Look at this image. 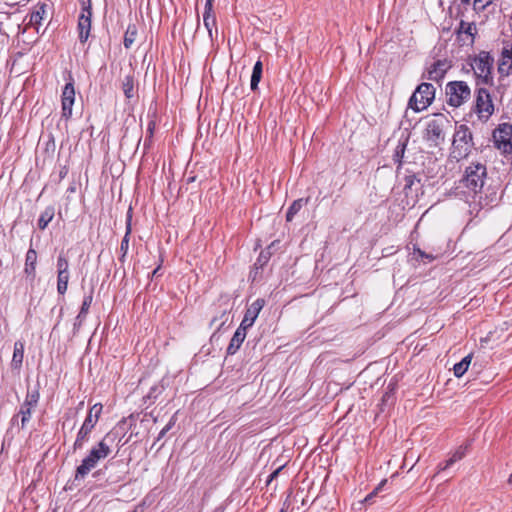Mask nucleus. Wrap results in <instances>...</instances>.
Listing matches in <instances>:
<instances>
[{"label":"nucleus","instance_id":"f257e3e1","mask_svg":"<svg viewBox=\"0 0 512 512\" xmlns=\"http://www.w3.org/2000/svg\"><path fill=\"white\" fill-rule=\"evenodd\" d=\"M486 177V167L480 163L471 164L465 170L462 179L464 187L468 189V196L472 198L471 203L479 208L489 204L487 196L483 197V186Z\"/></svg>","mask_w":512,"mask_h":512},{"label":"nucleus","instance_id":"f03ea898","mask_svg":"<svg viewBox=\"0 0 512 512\" xmlns=\"http://www.w3.org/2000/svg\"><path fill=\"white\" fill-rule=\"evenodd\" d=\"M449 128H451V122L447 116L444 114H434L426 120L424 138L432 146H438L444 142Z\"/></svg>","mask_w":512,"mask_h":512},{"label":"nucleus","instance_id":"7ed1b4c3","mask_svg":"<svg viewBox=\"0 0 512 512\" xmlns=\"http://www.w3.org/2000/svg\"><path fill=\"white\" fill-rule=\"evenodd\" d=\"M472 146V134L469 128L465 125H460L453 137L452 142V156L457 160L465 158Z\"/></svg>","mask_w":512,"mask_h":512},{"label":"nucleus","instance_id":"20e7f679","mask_svg":"<svg viewBox=\"0 0 512 512\" xmlns=\"http://www.w3.org/2000/svg\"><path fill=\"white\" fill-rule=\"evenodd\" d=\"M445 93L447 103L452 107H459L471 97V90L464 81H452L446 85Z\"/></svg>","mask_w":512,"mask_h":512},{"label":"nucleus","instance_id":"39448f33","mask_svg":"<svg viewBox=\"0 0 512 512\" xmlns=\"http://www.w3.org/2000/svg\"><path fill=\"white\" fill-rule=\"evenodd\" d=\"M435 87L430 83L420 84L409 100V107L416 112L426 109L434 100Z\"/></svg>","mask_w":512,"mask_h":512},{"label":"nucleus","instance_id":"423d86ee","mask_svg":"<svg viewBox=\"0 0 512 512\" xmlns=\"http://www.w3.org/2000/svg\"><path fill=\"white\" fill-rule=\"evenodd\" d=\"M474 111L479 119L487 120L494 112V105L491 95L486 89L480 88L477 91Z\"/></svg>","mask_w":512,"mask_h":512},{"label":"nucleus","instance_id":"0eeeda50","mask_svg":"<svg viewBox=\"0 0 512 512\" xmlns=\"http://www.w3.org/2000/svg\"><path fill=\"white\" fill-rule=\"evenodd\" d=\"M496 147L505 154L512 152V123H503L493 133Z\"/></svg>","mask_w":512,"mask_h":512},{"label":"nucleus","instance_id":"6e6552de","mask_svg":"<svg viewBox=\"0 0 512 512\" xmlns=\"http://www.w3.org/2000/svg\"><path fill=\"white\" fill-rule=\"evenodd\" d=\"M40 395L37 390L28 391L23 404L20 407L18 415L21 416V427L24 428L29 423L33 410L36 408Z\"/></svg>","mask_w":512,"mask_h":512},{"label":"nucleus","instance_id":"1a4fd4ad","mask_svg":"<svg viewBox=\"0 0 512 512\" xmlns=\"http://www.w3.org/2000/svg\"><path fill=\"white\" fill-rule=\"evenodd\" d=\"M492 64L493 59L490 57L489 53L481 52L478 57L474 59L472 69L478 78L487 82L491 74Z\"/></svg>","mask_w":512,"mask_h":512},{"label":"nucleus","instance_id":"9d476101","mask_svg":"<svg viewBox=\"0 0 512 512\" xmlns=\"http://www.w3.org/2000/svg\"><path fill=\"white\" fill-rule=\"evenodd\" d=\"M97 422L93 421L91 417H86L82 426L80 427L75 442L73 444V450H79L82 449L90 439V435L95 428Z\"/></svg>","mask_w":512,"mask_h":512},{"label":"nucleus","instance_id":"9b49d317","mask_svg":"<svg viewBox=\"0 0 512 512\" xmlns=\"http://www.w3.org/2000/svg\"><path fill=\"white\" fill-rule=\"evenodd\" d=\"M75 100L73 82H68L62 92V116L69 119L72 116V107Z\"/></svg>","mask_w":512,"mask_h":512},{"label":"nucleus","instance_id":"f8f14e48","mask_svg":"<svg viewBox=\"0 0 512 512\" xmlns=\"http://www.w3.org/2000/svg\"><path fill=\"white\" fill-rule=\"evenodd\" d=\"M114 441L111 433H107L103 439L89 451V454L101 461L107 458L111 453L110 444Z\"/></svg>","mask_w":512,"mask_h":512},{"label":"nucleus","instance_id":"ddd939ff","mask_svg":"<svg viewBox=\"0 0 512 512\" xmlns=\"http://www.w3.org/2000/svg\"><path fill=\"white\" fill-rule=\"evenodd\" d=\"M264 300L263 299H257L255 300L246 310L245 312V315H244V318L240 324V327L244 328V329H248L249 327H251L255 320L257 319L260 311L262 310V308L264 307Z\"/></svg>","mask_w":512,"mask_h":512},{"label":"nucleus","instance_id":"4468645a","mask_svg":"<svg viewBox=\"0 0 512 512\" xmlns=\"http://www.w3.org/2000/svg\"><path fill=\"white\" fill-rule=\"evenodd\" d=\"M498 71L502 76H508L512 72V45L510 44L502 49Z\"/></svg>","mask_w":512,"mask_h":512},{"label":"nucleus","instance_id":"2eb2a0df","mask_svg":"<svg viewBox=\"0 0 512 512\" xmlns=\"http://www.w3.org/2000/svg\"><path fill=\"white\" fill-rule=\"evenodd\" d=\"M37 252L33 248H29L25 257L24 274L32 283L36 278Z\"/></svg>","mask_w":512,"mask_h":512},{"label":"nucleus","instance_id":"dca6fc26","mask_svg":"<svg viewBox=\"0 0 512 512\" xmlns=\"http://www.w3.org/2000/svg\"><path fill=\"white\" fill-rule=\"evenodd\" d=\"M91 11L81 13L78 20L79 39L82 43L86 42L91 29Z\"/></svg>","mask_w":512,"mask_h":512},{"label":"nucleus","instance_id":"f3484780","mask_svg":"<svg viewBox=\"0 0 512 512\" xmlns=\"http://www.w3.org/2000/svg\"><path fill=\"white\" fill-rule=\"evenodd\" d=\"M98 463L99 460L88 454L77 467L75 479L85 478L89 472L97 466Z\"/></svg>","mask_w":512,"mask_h":512},{"label":"nucleus","instance_id":"a211bd4d","mask_svg":"<svg viewBox=\"0 0 512 512\" xmlns=\"http://www.w3.org/2000/svg\"><path fill=\"white\" fill-rule=\"evenodd\" d=\"M23 359H24V342L18 340L14 343L13 356H12V360H11V364H10L11 369L19 372L22 367Z\"/></svg>","mask_w":512,"mask_h":512},{"label":"nucleus","instance_id":"6ab92c4d","mask_svg":"<svg viewBox=\"0 0 512 512\" xmlns=\"http://www.w3.org/2000/svg\"><path fill=\"white\" fill-rule=\"evenodd\" d=\"M203 23L205 28L207 29L210 40L213 41L214 35H218V29L216 26V16L213 12V9L204 10Z\"/></svg>","mask_w":512,"mask_h":512},{"label":"nucleus","instance_id":"aec40b11","mask_svg":"<svg viewBox=\"0 0 512 512\" xmlns=\"http://www.w3.org/2000/svg\"><path fill=\"white\" fill-rule=\"evenodd\" d=\"M447 69L448 65L445 62L436 61L429 67L427 71V78L429 80L438 82L444 77L445 73L447 72Z\"/></svg>","mask_w":512,"mask_h":512},{"label":"nucleus","instance_id":"412c9836","mask_svg":"<svg viewBox=\"0 0 512 512\" xmlns=\"http://www.w3.org/2000/svg\"><path fill=\"white\" fill-rule=\"evenodd\" d=\"M246 338V329L242 327H238L235 331L228 347H227V353L230 355H233L237 352V350L240 348L241 344Z\"/></svg>","mask_w":512,"mask_h":512},{"label":"nucleus","instance_id":"4be33fe9","mask_svg":"<svg viewBox=\"0 0 512 512\" xmlns=\"http://www.w3.org/2000/svg\"><path fill=\"white\" fill-rule=\"evenodd\" d=\"M467 449H468V445L459 446L443 465H441V464L439 465V471H444V470L448 469L450 466H452L453 464H455L456 462L463 459L464 456L466 455Z\"/></svg>","mask_w":512,"mask_h":512},{"label":"nucleus","instance_id":"5701e85b","mask_svg":"<svg viewBox=\"0 0 512 512\" xmlns=\"http://www.w3.org/2000/svg\"><path fill=\"white\" fill-rule=\"evenodd\" d=\"M262 69H263L262 62L257 61L253 67V71H252V75H251L250 87L252 90H256L258 87V84L262 77Z\"/></svg>","mask_w":512,"mask_h":512},{"label":"nucleus","instance_id":"b1692460","mask_svg":"<svg viewBox=\"0 0 512 512\" xmlns=\"http://www.w3.org/2000/svg\"><path fill=\"white\" fill-rule=\"evenodd\" d=\"M55 211L53 207H47L40 215L38 220V227L44 230L47 225L52 221Z\"/></svg>","mask_w":512,"mask_h":512},{"label":"nucleus","instance_id":"393cba45","mask_svg":"<svg viewBox=\"0 0 512 512\" xmlns=\"http://www.w3.org/2000/svg\"><path fill=\"white\" fill-rule=\"evenodd\" d=\"M471 360H472V355L469 354L466 357H464L459 363H456L453 368L454 375L458 378L463 376L464 373L467 371V369L471 363Z\"/></svg>","mask_w":512,"mask_h":512},{"label":"nucleus","instance_id":"a878e982","mask_svg":"<svg viewBox=\"0 0 512 512\" xmlns=\"http://www.w3.org/2000/svg\"><path fill=\"white\" fill-rule=\"evenodd\" d=\"M69 272H57V291L64 295L68 288Z\"/></svg>","mask_w":512,"mask_h":512},{"label":"nucleus","instance_id":"bb28decb","mask_svg":"<svg viewBox=\"0 0 512 512\" xmlns=\"http://www.w3.org/2000/svg\"><path fill=\"white\" fill-rule=\"evenodd\" d=\"M130 234H131V225H130V222H128L127 227H126V233H125V235L121 241V245H120L121 256H120L119 260L121 262H124V259L127 255L128 249H129Z\"/></svg>","mask_w":512,"mask_h":512},{"label":"nucleus","instance_id":"cd10ccee","mask_svg":"<svg viewBox=\"0 0 512 512\" xmlns=\"http://www.w3.org/2000/svg\"><path fill=\"white\" fill-rule=\"evenodd\" d=\"M137 36V28L134 24L127 27L124 35V46L129 49L135 42Z\"/></svg>","mask_w":512,"mask_h":512},{"label":"nucleus","instance_id":"c85d7f7f","mask_svg":"<svg viewBox=\"0 0 512 512\" xmlns=\"http://www.w3.org/2000/svg\"><path fill=\"white\" fill-rule=\"evenodd\" d=\"M46 15V5H40L30 16V23L33 25H40Z\"/></svg>","mask_w":512,"mask_h":512},{"label":"nucleus","instance_id":"c756f323","mask_svg":"<svg viewBox=\"0 0 512 512\" xmlns=\"http://www.w3.org/2000/svg\"><path fill=\"white\" fill-rule=\"evenodd\" d=\"M122 90L127 99L134 97V80L131 76H126L122 81Z\"/></svg>","mask_w":512,"mask_h":512},{"label":"nucleus","instance_id":"7c9ffc66","mask_svg":"<svg viewBox=\"0 0 512 512\" xmlns=\"http://www.w3.org/2000/svg\"><path fill=\"white\" fill-rule=\"evenodd\" d=\"M302 207H303V199L295 200L287 211L286 220L292 221L293 217L300 211V209Z\"/></svg>","mask_w":512,"mask_h":512},{"label":"nucleus","instance_id":"2f4dec72","mask_svg":"<svg viewBox=\"0 0 512 512\" xmlns=\"http://www.w3.org/2000/svg\"><path fill=\"white\" fill-rule=\"evenodd\" d=\"M57 272H69L68 259L63 253H60L57 258Z\"/></svg>","mask_w":512,"mask_h":512},{"label":"nucleus","instance_id":"473e14b6","mask_svg":"<svg viewBox=\"0 0 512 512\" xmlns=\"http://www.w3.org/2000/svg\"><path fill=\"white\" fill-rule=\"evenodd\" d=\"M102 409H103L102 404L96 403L90 408L89 413L86 417H91V419H93V421L98 422L100 415L102 413Z\"/></svg>","mask_w":512,"mask_h":512},{"label":"nucleus","instance_id":"72a5a7b5","mask_svg":"<svg viewBox=\"0 0 512 512\" xmlns=\"http://www.w3.org/2000/svg\"><path fill=\"white\" fill-rule=\"evenodd\" d=\"M92 299H93L92 293H90L89 295L84 297L80 313L77 316L78 319H80L82 317H85L86 313L88 312V310H89V308L91 306Z\"/></svg>","mask_w":512,"mask_h":512},{"label":"nucleus","instance_id":"f704fd0d","mask_svg":"<svg viewBox=\"0 0 512 512\" xmlns=\"http://www.w3.org/2000/svg\"><path fill=\"white\" fill-rule=\"evenodd\" d=\"M414 254H417L419 258L424 260L425 262H432L436 259V256L430 253H426L425 251L421 250L420 248H414Z\"/></svg>","mask_w":512,"mask_h":512},{"label":"nucleus","instance_id":"c9c22d12","mask_svg":"<svg viewBox=\"0 0 512 512\" xmlns=\"http://www.w3.org/2000/svg\"><path fill=\"white\" fill-rule=\"evenodd\" d=\"M475 30H476V27H475L474 24L461 21L460 27H459V32L460 33H466V34H469V35L472 36L473 32Z\"/></svg>","mask_w":512,"mask_h":512},{"label":"nucleus","instance_id":"e433bc0d","mask_svg":"<svg viewBox=\"0 0 512 512\" xmlns=\"http://www.w3.org/2000/svg\"><path fill=\"white\" fill-rule=\"evenodd\" d=\"M494 0H474L473 6L476 11H483Z\"/></svg>","mask_w":512,"mask_h":512},{"label":"nucleus","instance_id":"4c0bfd02","mask_svg":"<svg viewBox=\"0 0 512 512\" xmlns=\"http://www.w3.org/2000/svg\"><path fill=\"white\" fill-rule=\"evenodd\" d=\"M154 129H155V123L153 121L149 122L148 128H147L148 138L145 139V141H144V147L145 148H148L150 146L151 138H152L153 133H154Z\"/></svg>","mask_w":512,"mask_h":512},{"label":"nucleus","instance_id":"58836bf2","mask_svg":"<svg viewBox=\"0 0 512 512\" xmlns=\"http://www.w3.org/2000/svg\"><path fill=\"white\" fill-rule=\"evenodd\" d=\"M386 483V480H383L376 488L373 492H371L370 494H368L365 499H364V502H369L380 490L381 488L383 487V485Z\"/></svg>","mask_w":512,"mask_h":512},{"label":"nucleus","instance_id":"ea45409f","mask_svg":"<svg viewBox=\"0 0 512 512\" xmlns=\"http://www.w3.org/2000/svg\"><path fill=\"white\" fill-rule=\"evenodd\" d=\"M82 5V13H88L91 11V0H80Z\"/></svg>","mask_w":512,"mask_h":512},{"label":"nucleus","instance_id":"a19ab883","mask_svg":"<svg viewBox=\"0 0 512 512\" xmlns=\"http://www.w3.org/2000/svg\"><path fill=\"white\" fill-rule=\"evenodd\" d=\"M283 468V466H280L278 467L277 469H275L268 477L267 479V485L270 484L279 474V472L281 471V469Z\"/></svg>","mask_w":512,"mask_h":512},{"label":"nucleus","instance_id":"79ce46f5","mask_svg":"<svg viewBox=\"0 0 512 512\" xmlns=\"http://www.w3.org/2000/svg\"><path fill=\"white\" fill-rule=\"evenodd\" d=\"M172 427V422L168 423L159 433V436L158 438H162L164 437V435L171 429Z\"/></svg>","mask_w":512,"mask_h":512},{"label":"nucleus","instance_id":"37998d69","mask_svg":"<svg viewBox=\"0 0 512 512\" xmlns=\"http://www.w3.org/2000/svg\"><path fill=\"white\" fill-rule=\"evenodd\" d=\"M213 2H214V0H206V3H205V9H206V10H211V9H213Z\"/></svg>","mask_w":512,"mask_h":512},{"label":"nucleus","instance_id":"c03bdc74","mask_svg":"<svg viewBox=\"0 0 512 512\" xmlns=\"http://www.w3.org/2000/svg\"><path fill=\"white\" fill-rule=\"evenodd\" d=\"M508 484L512 485V473L508 477Z\"/></svg>","mask_w":512,"mask_h":512}]
</instances>
